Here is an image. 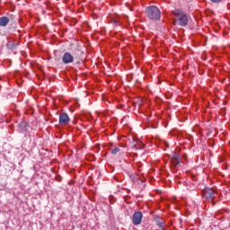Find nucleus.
I'll use <instances>...</instances> for the list:
<instances>
[{"label": "nucleus", "mask_w": 230, "mask_h": 230, "mask_svg": "<svg viewBox=\"0 0 230 230\" xmlns=\"http://www.w3.org/2000/svg\"><path fill=\"white\" fill-rule=\"evenodd\" d=\"M172 13L174 17V26H181V28L188 26V23L190 22V16L188 13H184V11L181 9H174Z\"/></svg>", "instance_id": "obj_1"}, {"label": "nucleus", "mask_w": 230, "mask_h": 230, "mask_svg": "<svg viewBox=\"0 0 230 230\" xmlns=\"http://www.w3.org/2000/svg\"><path fill=\"white\" fill-rule=\"evenodd\" d=\"M146 15L151 21H159L161 19V11L157 6L151 5L146 9Z\"/></svg>", "instance_id": "obj_2"}, {"label": "nucleus", "mask_w": 230, "mask_h": 230, "mask_svg": "<svg viewBox=\"0 0 230 230\" xmlns=\"http://www.w3.org/2000/svg\"><path fill=\"white\" fill-rule=\"evenodd\" d=\"M75 60V65L80 66L82 62V58H78V56H73L70 52H66L62 57V62L65 65L73 64Z\"/></svg>", "instance_id": "obj_3"}, {"label": "nucleus", "mask_w": 230, "mask_h": 230, "mask_svg": "<svg viewBox=\"0 0 230 230\" xmlns=\"http://www.w3.org/2000/svg\"><path fill=\"white\" fill-rule=\"evenodd\" d=\"M203 199H206V200H215V195H217V190L213 188L207 187L203 190H201Z\"/></svg>", "instance_id": "obj_4"}, {"label": "nucleus", "mask_w": 230, "mask_h": 230, "mask_svg": "<svg viewBox=\"0 0 230 230\" xmlns=\"http://www.w3.org/2000/svg\"><path fill=\"white\" fill-rule=\"evenodd\" d=\"M143 220V213L140 211L135 212L133 214L132 222L134 226H139Z\"/></svg>", "instance_id": "obj_5"}, {"label": "nucleus", "mask_w": 230, "mask_h": 230, "mask_svg": "<svg viewBox=\"0 0 230 230\" xmlns=\"http://www.w3.org/2000/svg\"><path fill=\"white\" fill-rule=\"evenodd\" d=\"M70 119H69V115H67V113H61L59 115V125H67V123H69Z\"/></svg>", "instance_id": "obj_6"}, {"label": "nucleus", "mask_w": 230, "mask_h": 230, "mask_svg": "<svg viewBox=\"0 0 230 230\" xmlns=\"http://www.w3.org/2000/svg\"><path fill=\"white\" fill-rule=\"evenodd\" d=\"M155 222L156 226L159 227V229H164V220L163 219V217H161L159 216H155Z\"/></svg>", "instance_id": "obj_7"}, {"label": "nucleus", "mask_w": 230, "mask_h": 230, "mask_svg": "<svg viewBox=\"0 0 230 230\" xmlns=\"http://www.w3.org/2000/svg\"><path fill=\"white\" fill-rule=\"evenodd\" d=\"M8 22H10V19L8 17L6 16L0 17V26L2 28L8 26Z\"/></svg>", "instance_id": "obj_8"}, {"label": "nucleus", "mask_w": 230, "mask_h": 230, "mask_svg": "<svg viewBox=\"0 0 230 230\" xmlns=\"http://www.w3.org/2000/svg\"><path fill=\"white\" fill-rule=\"evenodd\" d=\"M18 43H15L14 41H9L6 43L7 49H10L11 51H15L17 49Z\"/></svg>", "instance_id": "obj_9"}, {"label": "nucleus", "mask_w": 230, "mask_h": 230, "mask_svg": "<svg viewBox=\"0 0 230 230\" xmlns=\"http://www.w3.org/2000/svg\"><path fill=\"white\" fill-rule=\"evenodd\" d=\"M171 161L174 166H177L181 164V156L179 155H173Z\"/></svg>", "instance_id": "obj_10"}, {"label": "nucleus", "mask_w": 230, "mask_h": 230, "mask_svg": "<svg viewBox=\"0 0 230 230\" xmlns=\"http://www.w3.org/2000/svg\"><path fill=\"white\" fill-rule=\"evenodd\" d=\"M111 152L113 155H117V154H119L121 152V149L118 146H114V148L111 149Z\"/></svg>", "instance_id": "obj_11"}, {"label": "nucleus", "mask_w": 230, "mask_h": 230, "mask_svg": "<svg viewBox=\"0 0 230 230\" xmlns=\"http://www.w3.org/2000/svg\"><path fill=\"white\" fill-rule=\"evenodd\" d=\"M212 3H222V0H210Z\"/></svg>", "instance_id": "obj_12"}]
</instances>
